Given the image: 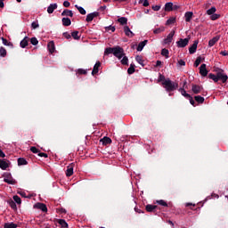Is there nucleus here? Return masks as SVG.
Listing matches in <instances>:
<instances>
[{"instance_id": "obj_13", "label": "nucleus", "mask_w": 228, "mask_h": 228, "mask_svg": "<svg viewBox=\"0 0 228 228\" xmlns=\"http://www.w3.org/2000/svg\"><path fill=\"white\" fill-rule=\"evenodd\" d=\"M29 43V37H25L20 43V46L21 47V49H26V47H28Z\"/></svg>"}, {"instance_id": "obj_12", "label": "nucleus", "mask_w": 228, "mask_h": 228, "mask_svg": "<svg viewBox=\"0 0 228 228\" xmlns=\"http://www.w3.org/2000/svg\"><path fill=\"white\" fill-rule=\"evenodd\" d=\"M73 174H74V163H71L67 167L66 175H67V177H70Z\"/></svg>"}, {"instance_id": "obj_55", "label": "nucleus", "mask_w": 228, "mask_h": 228, "mask_svg": "<svg viewBox=\"0 0 228 228\" xmlns=\"http://www.w3.org/2000/svg\"><path fill=\"white\" fill-rule=\"evenodd\" d=\"M151 9L154 12H159V10H161V6L160 5H152Z\"/></svg>"}, {"instance_id": "obj_51", "label": "nucleus", "mask_w": 228, "mask_h": 228, "mask_svg": "<svg viewBox=\"0 0 228 228\" xmlns=\"http://www.w3.org/2000/svg\"><path fill=\"white\" fill-rule=\"evenodd\" d=\"M30 43L32 44V45H38V39H37V37H31Z\"/></svg>"}, {"instance_id": "obj_26", "label": "nucleus", "mask_w": 228, "mask_h": 228, "mask_svg": "<svg viewBox=\"0 0 228 228\" xmlns=\"http://www.w3.org/2000/svg\"><path fill=\"white\" fill-rule=\"evenodd\" d=\"M62 26L69 27L70 24H72V21L69 20V18H62Z\"/></svg>"}, {"instance_id": "obj_27", "label": "nucleus", "mask_w": 228, "mask_h": 228, "mask_svg": "<svg viewBox=\"0 0 228 228\" xmlns=\"http://www.w3.org/2000/svg\"><path fill=\"white\" fill-rule=\"evenodd\" d=\"M101 142H102V145H110V143H111V138L105 136L101 139Z\"/></svg>"}, {"instance_id": "obj_39", "label": "nucleus", "mask_w": 228, "mask_h": 228, "mask_svg": "<svg viewBox=\"0 0 228 228\" xmlns=\"http://www.w3.org/2000/svg\"><path fill=\"white\" fill-rule=\"evenodd\" d=\"M134 71H135V69H134V64H130V67L128 68V69H127V73L129 74V75H131V74H134Z\"/></svg>"}, {"instance_id": "obj_9", "label": "nucleus", "mask_w": 228, "mask_h": 228, "mask_svg": "<svg viewBox=\"0 0 228 228\" xmlns=\"http://www.w3.org/2000/svg\"><path fill=\"white\" fill-rule=\"evenodd\" d=\"M34 208L40 209L43 213H47V206L44 203H37L34 205Z\"/></svg>"}, {"instance_id": "obj_59", "label": "nucleus", "mask_w": 228, "mask_h": 228, "mask_svg": "<svg viewBox=\"0 0 228 228\" xmlns=\"http://www.w3.org/2000/svg\"><path fill=\"white\" fill-rule=\"evenodd\" d=\"M63 6H64V8H69V7L70 6V2H69V1H64V2H63Z\"/></svg>"}, {"instance_id": "obj_48", "label": "nucleus", "mask_w": 228, "mask_h": 228, "mask_svg": "<svg viewBox=\"0 0 228 228\" xmlns=\"http://www.w3.org/2000/svg\"><path fill=\"white\" fill-rule=\"evenodd\" d=\"M9 206L12 208V209H17V204L13 200H9Z\"/></svg>"}, {"instance_id": "obj_33", "label": "nucleus", "mask_w": 228, "mask_h": 228, "mask_svg": "<svg viewBox=\"0 0 228 228\" xmlns=\"http://www.w3.org/2000/svg\"><path fill=\"white\" fill-rule=\"evenodd\" d=\"M118 22H119V24H121V26H126V24H127V18L121 17V18L118 19Z\"/></svg>"}, {"instance_id": "obj_43", "label": "nucleus", "mask_w": 228, "mask_h": 228, "mask_svg": "<svg viewBox=\"0 0 228 228\" xmlns=\"http://www.w3.org/2000/svg\"><path fill=\"white\" fill-rule=\"evenodd\" d=\"M157 204H159V206H163L164 208H168V204L163 200H157Z\"/></svg>"}, {"instance_id": "obj_47", "label": "nucleus", "mask_w": 228, "mask_h": 228, "mask_svg": "<svg viewBox=\"0 0 228 228\" xmlns=\"http://www.w3.org/2000/svg\"><path fill=\"white\" fill-rule=\"evenodd\" d=\"M1 40H2V42L4 44V45H8V46L13 45V44H12V42H8V40L6 38H4V37H1Z\"/></svg>"}, {"instance_id": "obj_31", "label": "nucleus", "mask_w": 228, "mask_h": 228, "mask_svg": "<svg viewBox=\"0 0 228 228\" xmlns=\"http://www.w3.org/2000/svg\"><path fill=\"white\" fill-rule=\"evenodd\" d=\"M194 100L196 101V102H198V104H203V102L205 101L204 97H202L200 95L195 96Z\"/></svg>"}, {"instance_id": "obj_25", "label": "nucleus", "mask_w": 228, "mask_h": 228, "mask_svg": "<svg viewBox=\"0 0 228 228\" xmlns=\"http://www.w3.org/2000/svg\"><path fill=\"white\" fill-rule=\"evenodd\" d=\"M8 54V52L6 51V48L0 46V58H6Z\"/></svg>"}, {"instance_id": "obj_57", "label": "nucleus", "mask_w": 228, "mask_h": 228, "mask_svg": "<svg viewBox=\"0 0 228 228\" xmlns=\"http://www.w3.org/2000/svg\"><path fill=\"white\" fill-rule=\"evenodd\" d=\"M37 156H39L40 158H49V155H47V153H44V152L37 153Z\"/></svg>"}, {"instance_id": "obj_50", "label": "nucleus", "mask_w": 228, "mask_h": 228, "mask_svg": "<svg viewBox=\"0 0 228 228\" xmlns=\"http://www.w3.org/2000/svg\"><path fill=\"white\" fill-rule=\"evenodd\" d=\"M86 20L87 22H92V20H94V15L91 13L87 14L86 18Z\"/></svg>"}, {"instance_id": "obj_54", "label": "nucleus", "mask_w": 228, "mask_h": 228, "mask_svg": "<svg viewBox=\"0 0 228 228\" xmlns=\"http://www.w3.org/2000/svg\"><path fill=\"white\" fill-rule=\"evenodd\" d=\"M62 36L64 37V38H67V40H69V38H72V36L69 34V32H64Z\"/></svg>"}, {"instance_id": "obj_22", "label": "nucleus", "mask_w": 228, "mask_h": 228, "mask_svg": "<svg viewBox=\"0 0 228 228\" xmlns=\"http://www.w3.org/2000/svg\"><path fill=\"white\" fill-rule=\"evenodd\" d=\"M48 47V51L49 53H51V54H53V53H54L55 51V46H54V41H50L47 45Z\"/></svg>"}, {"instance_id": "obj_44", "label": "nucleus", "mask_w": 228, "mask_h": 228, "mask_svg": "<svg viewBox=\"0 0 228 228\" xmlns=\"http://www.w3.org/2000/svg\"><path fill=\"white\" fill-rule=\"evenodd\" d=\"M168 54H169L168 49L163 48V49L161 50V55H162V56H165V58H168Z\"/></svg>"}, {"instance_id": "obj_52", "label": "nucleus", "mask_w": 228, "mask_h": 228, "mask_svg": "<svg viewBox=\"0 0 228 228\" xmlns=\"http://www.w3.org/2000/svg\"><path fill=\"white\" fill-rule=\"evenodd\" d=\"M30 151H31V152H33V154H38L40 152V150H38L35 146L30 147Z\"/></svg>"}, {"instance_id": "obj_34", "label": "nucleus", "mask_w": 228, "mask_h": 228, "mask_svg": "<svg viewBox=\"0 0 228 228\" xmlns=\"http://www.w3.org/2000/svg\"><path fill=\"white\" fill-rule=\"evenodd\" d=\"M18 165H19V167H20L22 165H28V160H26V159H24V158H19Z\"/></svg>"}, {"instance_id": "obj_3", "label": "nucleus", "mask_w": 228, "mask_h": 228, "mask_svg": "<svg viewBox=\"0 0 228 228\" xmlns=\"http://www.w3.org/2000/svg\"><path fill=\"white\" fill-rule=\"evenodd\" d=\"M180 94H182V95L183 97H185V99H188V101H190V103L191 104V106H197V104L195 103V100H193V97H191V95L188 93H186V90H184V88L181 87L179 89Z\"/></svg>"}, {"instance_id": "obj_11", "label": "nucleus", "mask_w": 228, "mask_h": 228, "mask_svg": "<svg viewBox=\"0 0 228 228\" xmlns=\"http://www.w3.org/2000/svg\"><path fill=\"white\" fill-rule=\"evenodd\" d=\"M206 64H201V66L200 67V76H202L203 77H206V76H208V69L206 68Z\"/></svg>"}, {"instance_id": "obj_1", "label": "nucleus", "mask_w": 228, "mask_h": 228, "mask_svg": "<svg viewBox=\"0 0 228 228\" xmlns=\"http://www.w3.org/2000/svg\"><path fill=\"white\" fill-rule=\"evenodd\" d=\"M104 53L107 55L113 54L118 60H122V58L126 56V53H124V48L120 46L107 47Z\"/></svg>"}, {"instance_id": "obj_14", "label": "nucleus", "mask_w": 228, "mask_h": 228, "mask_svg": "<svg viewBox=\"0 0 228 228\" xmlns=\"http://www.w3.org/2000/svg\"><path fill=\"white\" fill-rule=\"evenodd\" d=\"M124 32H125V35L126 37H128L129 38H133V37H134V33H133V31H131V28H129L128 26L124 27Z\"/></svg>"}, {"instance_id": "obj_28", "label": "nucleus", "mask_w": 228, "mask_h": 228, "mask_svg": "<svg viewBox=\"0 0 228 228\" xmlns=\"http://www.w3.org/2000/svg\"><path fill=\"white\" fill-rule=\"evenodd\" d=\"M19 225L15 223H5L4 228H18Z\"/></svg>"}, {"instance_id": "obj_16", "label": "nucleus", "mask_w": 228, "mask_h": 228, "mask_svg": "<svg viewBox=\"0 0 228 228\" xmlns=\"http://www.w3.org/2000/svg\"><path fill=\"white\" fill-rule=\"evenodd\" d=\"M158 208V206L156 205H151V204H148L146 205L145 207V209L148 213H154V211H156V209Z\"/></svg>"}, {"instance_id": "obj_61", "label": "nucleus", "mask_w": 228, "mask_h": 228, "mask_svg": "<svg viewBox=\"0 0 228 228\" xmlns=\"http://www.w3.org/2000/svg\"><path fill=\"white\" fill-rule=\"evenodd\" d=\"M219 17H220V15H218V14H212L211 19H212V20H216V19H218Z\"/></svg>"}, {"instance_id": "obj_56", "label": "nucleus", "mask_w": 228, "mask_h": 228, "mask_svg": "<svg viewBox=\"0 0 228 228\" xmlns=\"http://www.w3.org/2000/svg\"><path fill=\"white\" fill-rule=\"evenodd\" d=\"M115 27L110 25L109 27H107L106 30L107 31H111L112 33H115Z\"/></svg>"}, {"instance_id": "obj_53", "label": "nucleus", "mask_w": 228, "mask_h": 228, "mask_svg": "<svg viewBox=\"0 0 228 228\" xmlns=\"http://www.w3.org/2000/svg\"><path fill=\"white\" fill-rule=\"evenodd\" d=\"M40 25L38 24V22L33 21L31 24V28L32 29H37V28H39Z\"/></svg>"}, {"instance_id": "obj_17", "label": "nucleus", "mask_w": 228, "mask_h": 228, "mask_svg": "<svg viewBox=\"0 0 228 228\" xmlns=\"http://www.w3.org/2000/svg\"><path fill=\"white\" fill-rule=\"evenodd\" d=\"M58 8V4H51L48 8H47V12L48 13H53L54 10Z\"/></svg>"}, {"instance_id": "obj_24", "label": "nucleus", "mask_w": 228, "mask_h": 228, "mask_svg": "<svg viewBox=\"0 0 228 228\" xmlns=\"http://www.w3.org/2000/svg\"><path fill=\"white\" fill-rule=\"evenodd\" d=\"M185 17V22H190L191 19L193 18V12H187L184 14Z\"/></svg>"}, {"instance_id": "obj_35", "label": "nucleus", "mask_w": 228, "mask_h": 228, "mask_svg": "<svg viewBox=\"0 0 228 228\" xmlns=\"http://www.w3.org/2000/svg\"><path fill=\"white\" fill-rule=\"evenodd\" d=\"M71 37L74 38V40H79L81 37H79V31L76 30L71 33Z\"/></svg>"}, {"instance_id": "obj_2", "label": "nucleus", "mask_w": 228, "mask_h": 228, "mask_svg": "<svg viewBox=\"0 0 228 228\" xmlns=\"http://www.w3.org/2000/svg\"><path fill=\"white\" fill-rule=\"evenodd\" d=\"M162 86L167 92H174L179 88V84L170 80V78H167L166 81L162 82Z\"/></svg>"}, {"instance_id": "obj_36", "label": "nucleus", "mask_w": 228, "mask_h": 228, "mask_svg": "<svg viewBox=\"0 0 228 228\" xmlns=\"http://www.w3.org/2000/svg\"><path fill=\"white\" fill-rule=\"evenodd\" d=\"M165 31V27H159V28H155L153 30L154 35H159V33H163Z\"/></svg>"}, {"instance_id": "obj_62", "label": "nucleus", "mask_w": 228, "mask_h": 228, "mask_svg": "<svg viewBox=\"0 0 228 228\" xmlns=\"http://www.w3.org/2000/svg\"><path fill=\"white\" fill-rule=\"evenodd\" d=\"M0 158H6V154H4V151L0 149Z\"/></svg>"}, {"instance_id": "obj_5", "label": "nucleus", "mask_w": 228, "mask_h": 228, "mask_svg": "<svg viewBox=\"0 0 228 228\" xmlns=\"http://www.w3.org/2000/svg\"><path fill=\"white\" fill-rule=\"evenodd\" d=\"M228 76L224 73V70L217 72V81H222V83H227Z\"/></svg>"}, {"instance_id": "obj_8", "label": "nucleus", "mask_w": 228, "mask_h": 228, "mask_svg": "<svg viewBox=\"0 0 228 228\" xmlns=\"http://www.w3.org/2000/svg\"><path fill=\"white\" fill-rule=\"evenodd\" d=\"M199 45V40H195L191 46L189 48L190 54H195L197 53V46Z\"/></svg>"}, {"instance_id": "obj_7", "label": "nucleus", "mask_w": 228, "mask_h": 228, "mask_svg": "<svg viewBox=\"0 0 228 228\" xmlns=\"http://www.w3.org/2000/svg\"><path fill=\"white\" fill-rule=\"evenodd\" d=\"M174 35H175V31H171L167 38L164 39V44L169 45V44H172V40L174 39Z\"/></svg>"}, {"instance_id": "obj_23", "label": "nucleus", "mask_w": 228, "mask_h": 228, "mask_svg": "<svg viewBox=\"0 0 228 228\" xmlns=\"http://www.w3.org/2000/svg\"><path fill=\"white\" fill-rule=\"evenodd\" d=\"M218 40H220V37H215L212 39H210L208 41V47H213V45H215V44H216Z\"/></svg>"}, {"instance_id": "obj_32", "label": "nucleus", "mask_w": 228, "mask_h": 228, "mask_svg": "<svg viewBox=\"0 0 228 228\" xmlns=\"http://www.w3.org/2000/svg\"><path fill=\"white\" fill-rule=\"evenodd\" d=\"M135 61L137 63H139V65H142V67H145V64H143V58L141 55H137L135 57Z\"/></svg>"}, {"instance_id": "obj_45", "label": "nucleus", "mask_w": 228, "mask_h": 228, "mask_svg": "<svg viewBox=\"0 0 228 228\" xmlns=\"http://www.w3.org/2000/svg\"><path fill=\"white\" fill-rule=\"evenodd\" d=\"M216 12V7H211L207 11L208 15H213Z\"/></svg>"}, {"instance_id": "obj_21", "label": "nucleus", "mask_w": 228, "mask_h": 228, "mask_svg": "<svg viewBox=\"0 0 228 228\" xmlns=\"http://www.w3.org/2000/svg\"><path fill=\"white\" fill-rule=\"evenodd\" d=\"M57 224H59L61 228H69V224H67L65 219H57Z\"/></svg>"}, {"instance_id": "obj_40", "label": "nucleus", "mask_w": 228, "mask_h": 228, "mask_svg": "<svg viewBox=\"0 0 228 228\" xmlns=\"http://www.w3.org/2000/svg\"><path fill=\"white\" fill-rule=\"evenodd\" d=\"M165 81H167V78L165 77L164 75H162L161 73H159V74L158 83H165Z\"/></svg>"}, {"instance_id": "obj_58", "label": "nucleus", "mask_w": 228, "mask_h": 228, "mask_svg": "<svg viewBox=\"0 0 228 228\" xmlns=\"http://www.w3.org/2000/svg\"><path fill=\"white\" fill-rule=\"evenodd\" d=\"M178 65H180V67H184L186 65V62L183 60H179Z\"/></svg>"}, {"instance_id": "obj_49", "label": "nucleus", "mask_w": 228, "mask_h": 228, "mask_svg": "<svg viewBox=\"0 0 228 228\" xmlns=\"http://www.w3.org/2000/svg\"><path fill=\"white\" fill-rule=\"evenodd\" d=\"M201 61H202V57H197V59L194 62V67H199L200 65Z\"/></svg>"}, {"instance_id": "obj_42", "label": "nucleus", "mask_w": 228, "mask_h": 228, "mask_svg": "<svg viewBox=\"0 0 228 228\" xmlns=\"http://www.w3.org/2000/svg\"><path fill=\"white\" fill-rule=\"evenodd\" d=\"M121 64L122 65H129V59L127 56H123V59L121 60Z\"/></svg>"}, {"instance_id": "obj_60", "label": "nucleus", "mask_w": 228, "mask_h": 228, "mask_svg": "<svg viewBox=\"0 0 228 228\" xmlns=\"http://www.w3.org/2000/svg\"><path fill=\"white\" fill-rule=\"evenodd\" d=\"M179 8H181V6L174 5V4H173L172 12H177V10H179Z\"/></svg>"}, {"instance_id": "obj_19", "label": "nucleus", "mask_w": 228, "mask_h": 228, "mask_svg": "<svg viewBox=\"0 0 228 228\" xmlns=\"http://www.w3.org/2000/svg\"><path fill=\"white\" fill-rule=\"evenodd\" d=\"M61 17H74V12H72L70 10L65 9L61 12Z\"/></svg>"}, {"instance_id": "obj_37", "label": "nucleus", "mask_w": 228, "mask_h": 228, "mask_svg": "<svg viewBox=\"0 0 228 228\" xmlns=\"http://www.w3.org/2000/svg\"><path fill=\"white\" fill-rule=\"evenodd\" d=\"M75 8H77V10H78L79 13H81V15H86V11L85 10V8L78 6V5H75Z\"/></svg>"}, {"instance_id": "obj_63", "label": "nucleus", "mask_w": 228, "mask_h": 228, "mask_svg": "<svg viewBox=\"0 0 228 228\" xmlns=\"http://www.w3.org/2000/svg\"><path fill=\"white\" fill-rule=\"evenodd\" d=\"M91 14H93L94 19H95V17H99L98 12H91Z\"/></svg>"}, {"instance_id": "obj_64", "label": "nucleus", "mask_w": 228, "mask_h": 228, "mask_svg": "<svg viewBox=\"0 0 228 228\" xmlns=\"http://www.w3.org/2000/svg\"><path fill=\"white\" fill-rule=\"evenodd\" d=\"M142 6H145V7L149 6V0H144Z\"/></svg>"}, {"instance_id": "obj_30", "label": "nucleus", "mask_w": 228, "mask_h": 228, "mask_svg": "<svg viewBox=\"0 0 228 228\" xmlns=\"http://www.w3.org/2000/svg\"><path fill=\"white\" fill-rule=\"evenodd\" d=\"M173 3L169 2L165 4V12H172Z\"/></svg>"}, {"instance_id": "obj_46", "label": "nucleus", "mask_w": 228, "mask_h": 228, "mask_svg": "<svg viewBox=\"0 0 228 228\" xmlns=\"http://www.w3.org/2000/svg\"><path fill=\"white\" fill-rule=\"evenodd\" d=\"M13 200L16 204H22V200H20V197L17 195L13 196Z\"/></svg>"}, {"instance_id": "obj_4", "label": "nucleus", "mask_w": 228, "mask_h": 228, "mask_svg": "<svg viewBox=\"0 0 228 228\" xmlns=\"http://www.w3.org/2000/svg\"><path fill=\"white\" fill-rule=\"evenodd\" d=\"M3 176L4 183H6L7 184H17V180L13 179V176H12V173H4Z\"/></svg>"}, {"instance_id": "obj_18", "label": "nucleus", "mask_w": 228, "mask_h": 228, "mask_svg": "<svg viewBox=\"0 0 228 228\" xmlns=\"http://www.w3.org/2000/svg\"><path fill=\"white\" fill-rule=\"evenodd\" d=\"M9 167L10 165L5 159H0V168L2 170H6V168H8Z\"/></svg>"}, {"instance_id": "obj_10", "label": "nucleus", "mask_w": 228, "mask_h": 228, "mask_svg": "<svg viewBox=\"0 0 228 228\" xmlns=\"http://www.w3.org/2000/svg\"><path fill=\"white\" fill-rule=\"evenodd\" d=\"M202 90H203V87L201 86L192 84L191 91L193 92V94H200V92H202Z\"/></svg>"}, {"instance_id": "obj_6", "label": "nucleus", "mask_w": 228, "mask_h": 228, "mask_svg": "<svg viewBox=\"0 0 228 228\" xmlns=\"http://www.w3.org/2000/svg\"><path fill=\"white\" fill-rule=\"evenodd\" d=\"M177 47H186L188 44H190V38L186 37L184 39L180 38L179 41L176 42Z\"/></svg>"}, {"instance_id": "obj_29", "label": "nucleus", "mask_w": 228, "mask_h": 228, "mask_svg": "<svg viewBox=\"0 0 228 228\" xmlns=\"http://www.w3.org/2000/svg\"><path fill=\"white\" fill-rule=\"evenodd\" d=\"M208 78L212 79V81H214V83H218V75H215L213 73L208 74Z\"/></svg>"}, {"instance_id": "obj_41", "label": "nucleus", "mask_w": 228, "mask_h": 228, "mask_svg": "<svg viewBox=\"0 0 228 228\" xmlns=\"http://www.w3.org/2000/svg\"><path fill=\"white\" fill-rule=\"evenodd\" d=\"M175 22V17H171L169 18L167 22H166V25L167 26H170L172 24H174Z\"/></svg>"}, {"instance_id": "obj_38", "label": "nucleus", "mask_w": 228, "mask_h": 228, "mask_svg": "<svg viewBox=\"0 0 228 228\" xmlns=\"http://www.w3.org/2000/svg\"><path fill=\"white\" fill-rule=\"evenodd\" d=\"M77 74H79L80 76H86L88 74V71H86V69H78L77 70Z\"/></svg>"}, {"instance_id": "obj_15", "label": "nucleus", "mask_w": 228, "mask_h": 228, "mask_svg": "<svg viewBox=\"0 0 228 228\" xmlns=\"http://www.w3.org/2000/svg\"><path fill=\"white\" fill-rule=\"evenodd\" d=\"M100 68H101V61H97L94 66L92 76H95V74H99Z\"/></svg>"}, {"instance_id": "obj_20", "label": "nucleus", "mask_w": 228, "mask_h": 228, "mask_svg": "<svg viewBox=\"0 0 228 228\" xmlns=\"http://www.w3.org/2000/svg\"><path fill=\"white\" fill-rule=\"evenodd\" d=\"M148 43H149V40H144L142 42H140L137 46V51L138 52L143 51V47H145V45H147Z\"/></svg>"}]
</instances>
